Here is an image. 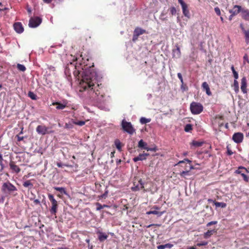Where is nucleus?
<instances>
[{"label": "nucleus", "mask_w": 249, "mask_h": 249, "mask_svg": "<svg viewBox=\"0 0 249 249\" xmlns=\"http://www.w3.org/2000/svg\"><path fill=\"white\" fill-rule=\"evenodd\" d=\"M89 61V58L85 60L82 57L79 65L77 64L75 66L77 71H75L73 73L75 75L76 73L81 75L82 79L79 89L81 95L91 103H101L104 101L105 93L100 88L101 84L97 82V73L93 69V63L90 64L88 63Z\"/></svg>", "instance_id": "obj_1"}, {"label": "nucleus", "mask_w": 249, "mask_h": 249, "mask_svg": "<svg viewBox=\"0 0 249 249\" xmlns=\"http://www.w3.org/2000/svg\"><path fill=\"white\" fill-rule=\"evenodd\" d=\"M1 192L6 195L13 194L17 191V189L14 185L9 181L2 184L1 188Z\"/></svg>", "instance_id": "obj_2"}, {"label": "nucleus", "mask_w": 249, "mask_h": 249, "mask_svg": "<svg viewBox=\"0 0 249 249\" xmlns=\"http://www.w3.org/2000/svg\"><path fill=\"white\" fill-rule=\"evenodd\" d=\"M190 110L193 114H199L203 111V107L199 103L193 102L190 104Z\"/></svg>", "instance_id": "obj_3"}, {"label": "nucleus", "mask_w": 249, "mask_h": 249, "mask_svg": "<svg viewBox=\"0 0 249 249\" xmlns=\"http://www.w3.org/2000/svg\"><path fill=\"white\" fill-rule=\"evenodd\" d=\"M121 125L123 130L129 134L132 135L135 132V129L130 122H127L125 119L122 121Z\"/></svg>", "instance_id": "obj_4"}, {"label": "nucleus", "mask_w": 249, "mask_h": 249, "mask_svg": "<svg viewBox=\"0 0 249 249\" xmlns=\"http://www.w3.org/2000/svg\"><path fill=\"white\" fill-rule=\"evenodd\" d=\"M48 198L51 201L52 205L50 212L52 214H55L58 208L57 201L55 199L53 196L52 194H48Z\"/></svg>", "instance_id": "obj_5"}, {"label": "nucleus", "mask_w": 249, "mask_h": 249, "mask_svg": "<svg viewBox=\"0 0 249 249\" xmlns=\"http://www.w3.org/2000/svg\"><path fill=\"white\" fill-rule=\"evenodd\" d=\"M36 132L40 135H45L47 134H50L53 131L49 130V128L45 125L42 124L38 125L36 128Z\"/></svg>", "instance_id": "obj_6"}, {"label": "nucleus", "mask_w": 249, "mask_h": 249, "mask_svg": "<svg viewBox=\"0 0 249 249\" xmlns=\"http://www.w3.org/2000/svg\"><path fill=\"white\" fill-rule=\"evenodd\" d=\"M41 22L42 19L38 17L31 18L29 21V26L31 28L37 27Z\"/></svg>", "instance_id": "obj_7"}, {"label": "nucleus", "mask_w": 249, "mask_h": 249, "mask_svg": "<svg viewBox=\"0 0 249 249\" xmlns=\"http://www.w3.org/2000/svg\"><path fill=\"white\" fill-rule=\"evenodd\" d=\"M144 183L142 182V179H140L138 181V183L136 184V182H134L133 186L131 187V190L133 191H138L141 189H143L144 191H146L144 187Z\"/></svg>", "instance_id": "obj_8"}, {"label": "nucleus", "mask_w": 249, "mask_h": 249, "mask_svg": "<svg viewBox=\"0 0 249 249\" xmlns=\"http://www.w3.org/2000/svg\"><path fill=\"white\" fill-rule=\"evenodd\" d=\"M244 135L241 132L235 133L232 137V140L237 143H240L243 142Z\"/></svg>", "instance_id": "obj_9"}, {"label": "nucleus", "mask_w": 249, "mask_h": 249, "mask_svg": "<svg viewBox=\"0 0 249 249\" xmlns=\"http://www.w3.org/2000/svg\"><path fill=\"white\" fill-rule=\"evenodd\" d=\"M13 27L15 31L18 34L22 33L24 31L22 24L20 22H17L14 24Z\"/></svg>", "instance_id": "obj_10"}, {"label": "nucleus", "mask_w": 249, "mask_h": 249, "mask_svg": "<svg viewBox=\"0 0 249 249\" xmlns=\"http://www.w3.org/2000/svg\"><path fill=\"white\" fill-rule=\"evenodd\" d=\"M9 166L11 170H12L13 173H16L17 174L19 173L21 169L16 164L15 162L13 161H11L9 163Z\"/></svg>", "instance_id": "obj_11"}, {"label": "nucleus", "mask_w": 249, "mask_h": 249, "mask_svg": "<svg viewBox=\"0 0 249 249\" xmlns=\"http://www.w3.org/2000/svg\"><path fill=\"white\" fill-rule=\"evenodd\" d=\"M247 79L245 77H243L241 79V91L244 93H247Z\"/></svg>", "instance_id": "obj_12"}, {"label": "nucleus", "mask_w": 249, "mask_h": 249, "mask_svg": "<svg viewBox=\"0 0 249 249\" xmlns=\"http://www.w3.org/2000/svg\"><path fill=\"white\" fill-rule=\"evenodd\" d=\"M242 8L241 6L237 5H235L233 6L232 9L229 10V13L232 14V15H236L240 12H241Z\"/></svg>", "instance_id": "obj_13"}, {"label": "nucleus", "mask_w": 249, "mask_h": 249, "mask_svg": "<svg viewBox=\"0 0 249 249\" xmlns=\"http://www.w3.org/2000/svg\"><path fill=\"white\" fill-rule=\"evenodd\" d=\"M202 88L203 90H205L206 94L210 96L212 95V92L210 90V87L206 82H204L202 84Z\"/></svg>", "instance_id": "obj_14"}, {"label": "nucleus", "mask_w": 249, "mask_h": 249, "mask_svg": "<svg viewBox=\"0 0 249 249\" xmlns=\"http://www.w3.org/2000/svg\"><path fill=\"white\" fill-rule=\"evenodd\" d=\"M242 17L245 20L249 21V10L242 9Z\"/></svg>", "instance_id": "obj_15"}, {"label": "nucleus", "mask_w": 249, "mask_h": 249, "mask_svg": "<svg viewBox=\"0 0 249 249\" xmlns=\"http://www.w3.org/2000/svg\"><path fill=\"white\" fill-rule=\"evenodd\" d=\"M216 230L215 229L208 230L207 232H204L203 234V237L205 239H208L210 237L213 233H216Z\"/></svg>", "instance_id": "obj_16"}, {"label": "nucleus", "mask_w": 249, "mask_h": 249, "mask_svg": "<svg viewBox=\"0 0 249 249\" xmlns=\"http://www.w3.org/2000/svg\"><path fill=\"white\" fill-rule=\"evenodd\" d=\"M181 7L182 9V12L184 16L187 18H189L190 13L189 10L188 9L187 5L185 3L184 5L183 4V5L181 6Z\"/></svg>", "instance_id": "obj_17"}, {"label": "nucleus", "mask_w": 249, "mask_h": 249, "mask_svg": "<svg viewBox=\"0 0 249 249\" xmlns=\"http://www.w3.org/2000/svg\"><path fill=\"white\" fill-rule=\"evenodd\" d=\"M145 33H146V30L139 27H136L134 31V34L138 36Z\"/></svg>", "instance_id": "obj_18"}, {"label": "nucleus", "mask_w": 249, "mask_h": 249, "mask_svg": "<svg viewBox=\"0 0 249 249\" xmlns=\"http://www.w3.org/2000/svg\"><path fill=\"white\" fill-rule=\"evenodd\" d=\"M52 105L53 106L56 105V108L57 109H63L67 107L66 105L61 104L58 102H53L52 103Z\"/></svg>", "instance_id": "obj_19"}, {"label": "nucleus", "mask_w": 249, "mask_h": 249, "mask_svg": "<svg viewBox=\"0 0 249 249\" xmlns=\"http://www.w3.org/2000/svg\"><path fill=\"white\" fill-rule=\"evenodd\" d=\"M164 213V212H159L157 210H151L149 211L146 212L147 214H155L157 215L158 216H160L161 215H162Z\"/></svg>", "instance_id": "obj_20"}, {"label": "nucleus", "mask_w": 249, "mask_h": 249, "mask_svg": "<svg viewBox=\"0 0 249 249\" xmlns=\"http://www.w3.org/2000/svg\"><path fill=\"white\" fill-rule=\"evenodd\" d=\"M173 57L179 58L181 56V52L179 47H177L176 49L173 50Z\"/></svg>", "instance_id": "obj_21"}, {"label": "nucleus", "mask_w": 249, "mask_h": 249, "mask_svg": "<svg viewBox=\"0 0 249 249\" xmlns=\"http://www.w3.org/2000/svg\"><path fill=\"white\" fill-rule=\"evenodd\" d=\"M23 186L24 187L28 188L29 189H31L33 187V184L31 182V180H28L24 182L23 183Z\"/></svg>", "instance_id": "obj_22"}, {"label": "nucleus", "mask_w": 249, "mask_h": 249, "mask_svg": "<svg viewBox=\"0 0 249 249\" xmlns=\"http://www.w3.org/2000/svg\"><path fill=\"white\" fill-rule=\"evenodd\" d=\"M235 173H237V174H240L242 177H243V179L244 180V181H245L246 182H249V177H248L246 174L245 173H241V172L240 171V170H237L236 171H235Z\"/></svg>", "instance_id": "obj_23"}, {"label": "nucleus", "mask_w": 249, "mask_h": 249, "mask_svg": "<svg viewBox=\"0 0 249 249\" xmlns=\"http://www.w3.org/2000/svg\"><path fill=\"white\" fill-rule=\"evenodd\" d=\"M114 143L116 146L117 149L119 151H122V147L123 144L120 141L119 139H116L114 141Z\"/></svg>", "instance_id": "obj_24"}, {"label": "nucleus", "mask_w": 249, "mask_h": 249, "mask_svg": "<svg viewBox=\"0 0 249 249\" xmlns=\"http://www.w3.org/2000/svg\"><path fill=\"white\" fill-rule=\"evenodd\" d=\"M232 87H233L234 90L236 93H238L239 91V87L238 82L236 80H234L233 84Z\"/></svg>", "instance_id": "obj_25"}, {"label": "nucleus", "mask_w": 249, "mask_h": 249, "mask_svg": "<svg viewBox=\"0 0 249 249\" xmlns=\"http://www.w3.org/2000/svg\"><path fill=\"white\" fill-rule=\"evenodd\" d=\"M146 160V158H144L142 154H140L137 157L133 158V161L137 162L139 160Z\"/></svg>", "instance_id": "obj_26"}, {"label": "nucleus", "mask_w": 249, "mask_h": 249, "mask_svg": "<svg viewBox=\"0 0 249 249\" xmlns=\"http://www.w3.org/2000/svg\"><path fill=\"white\" fill-rule=\"evenodd\" d=\"M231 70L232 71V72L233 73V75L234 80H237V79H238V73L235 71L233 65H232L231 66Z\"/></svg>", "instance_id": "obj_27"}, {"label": "nucleus", "mask_w": 249, "mask_h": 249, "mask_svg": "<svg viewBox=\"0 0 249 249\" xmlns=\"http://www.w3.org/2000/svg\"><path fill=\"white\" fill-rule=\"evenodd\" d=\"M107 237L108 236L107 234L103 233H100L99 235L98 239L100 241L103 242L107 239Z\"/></svg>", "instance_id": "obj_28"}, {"label": "nucleus", "mask_w": 249, "mask_h": 249, "mask_svg": "<svg viewBox=\"0 0 249 249\" xmlns=\"http://www.w3.org/2000/svg\"><path fill=\"white\" fill-rule=\"evenodd\" d=\"M213 203L216 207L225 208L227 206V204L224 202H219L214 201Z\"/></svg>", "instance_id": "obj_29"}, {"label": "nucleus", "mask_w": 249, "mask_h": 249, "mask_svg": "<svg viewBox=\"0 0 249 249\" xmlns=\"http://www.w3.org/2000/svg\"><path fill=\"white\" fill-rule=\"evenodd\" d=\"M138 147L139 148L144 149V147H147V143L144 142L142 140H141L139 142Z\"/></svg>", "instance_id": "obj_30"}, {"label": "nucleus", "mask_w": 249, "mask_h": 249, "mask_svg": "<svg viewBox=\"0 0 249 249\" xmlns=\"http://www.w3.org/2000/svg\"><path fill=\"white\" fill-rule=\"evenodd\" d=\"M245 36V41L247 44L249 43V30H247V31H245L244 33Z\"/></svg>", "instance_id": "obj_31"}, {"label": "nucleus", "mask_w": 249, "mask_h": 249, "mask_svg": "<svg viewBox=\"0 0 249 249\" xmlns=\"http://www.w3.org/2000/svg\"><path fill=\"white\" fill-rule=\"evenodd\" d=\"M28 96L32 100H36L37 99V96L33 92L29 91L28 92Z\"/></svg>", "instance_id": "obj_32"}, {"label": "nucleus", "mask_w": 249, "mask_h": 249, "mask_svg": "<svg viewBox=\"0 0 249 249\" xmlns=\"http://www.w3.org/2000/svg\"><path fill=\"white\" fill-rule=\"evenodd\" d=\"M17 68L18 70V71L23 72L25 71L26 70V67L23 65L20 64H17Z\"/></svg>", "instance_id": "obj_33"}, {"label": "nucleus", "mask_w": 249, "mask_h": 249, "mask_svg": "<svg viewBox=\"0 0 249 249\" xmlns=\"http://www.w3.org/2000/svg\"><path fill=\"white\" fill-rule=\"evenodd\" d=\"M140 121L142 124H145L150 122L151 121V119H147L144 117H142L140 119Z\"/></svg>", "instance_id": "obj_34"}, {"label": "nucleus", "mask_w": 249, "mask_h": 249, "mask_svg": "<svg viewBox=\"0 0 249 249\" xmlns=\"http://www.w3.org/2000/svg\"><path fill=\"white\" fill-rule=\"evenodd\" d=\"M203 144V142H198V141H193L192 142V144L196 147H200Z\"/></svg>", "instance_id": "obj_35"}, {"label": "nucleus", "mask_w": 249, "mask_h": 249, "mask_svg": "<svg viewBox=\"0 0 249 249\" xmlns=\"http://www.w3.org/2000/svg\"><path fill=\"white\" fill-rule=\"evenodd\" d=\"M193 129L192 125L191 124H187L184 128V130L186 132H190Z\"/></svg>", "instance_id": "obj_36"}, {"label": "nucleus", "mask_w": 249, "mask_h": 249, "mask_svg": "<svg viewBox=\"0 0 249 249\" xmlns=\"http://www.w3.org/2000/svg\"><path fill=\"white\" fill-rule=\"evenodd\" d=\"M73 123L76 125H78L79 126H83L85 124L86 122L83 121H73Z\"/></svg>", "instance_id": "obj_37"}, {"label": "nucleus", "mask_w": 249, "mask_h": 249, "mask_svg": "<svg viewBox=\"0 0 249 249\" xmlns=\"http://www.w3.org/2000/svg\"><path fill=\"white\" fill-rule=\"evenodd\" d=\"M238 170H240V171L241 172V173H248L249 172V171L248 170V169L247 168H246L245 167H244L243 166L239 167L238 168Z\"/></svg>", "instance_id": "obj_38"}, {"label": "nucleus", "mask_w": 249, "mask_h": 249, "mask_svg": "<svg viewBox=\"0 0 249 249\" xmlns=\"http://www.w3.org/2000/svg\"><path fill=\"white\" fill-rule=\"evenodd\" d=\"M180 175L182 177L185 178L186 176L190 175L189 171H182L180 173Z\"/></svg>", "instance_id": "obj_39"}, {"label": "nucleus", "mask_w": 249, "mask_h": 249, "mask_svg": "<svg viewBox=\"0 0 249 249\" xmlns=\"http://www.w3.org/2000/svg\"><path fill=\"white\" fill-rule=\"evenodd\" d=\"M170 13L172 16L175 15L177 13L176 9L175 7H172L170 9Z\"/></svg>", "instance_id": "obj_40"}, {"label": "nucleus", "mask_w": 249, "mask_h": 249, "mask_svg": "<svg viewBox=\"0 0 249 249\" xmlns=\"http://www.w3.org/2000/svg\"><path fill=\"white\" fill-rule=\"evenodd\" d=\"M208 244V242L207 241H202L200 243H198L196 244V246L198 247H201L203 246H206Z\"/></svg>", "instance_id": "obj_41"}, {"label": "nucleus", "mask_w": 249, "mask_h": 249, "mask_svg": "<svg viewBox=\"0 0 249 249\" xmlns=\"http://www.w3.org/2000/svg\"><path fill=\"white\" fill-rule=\"evenodd\" d=\"M180 88L182 91H186L188 90V87L186 85L184 84V82H183V84H181Z\"/></svg>", "instance_id": "obj_42"}, {"label": "nucleus", "mask_w": 249, "mask_h": 249, "mask_svg": "<svg viewBox=\"0 0 249 249\" xmlns=\"http://www.w3.org/2000/svg\"><path fill=\"white\" fill-rule=\"evenodd\" d=\"M144 149L147 150V151L156 152L157 150V148L156 146L153 148H149V147H144Z\"/></svg>", "instance_id": "obj_43"}, {"label": "nucleus", "mask_w": 249, "mask_h": 249, "mask_svg": "<svg viewBox=\"0 0 249 249\" xmlns=\"http://www.w3.org/2000/svg\"><path fill=\"white\" fill-rule=\"evenodd\" d=\"M54 189L56 191L60 192L61 193L65 192V189L63 187H54Z\"/></svg>", "instance_id": "obj_44"}, {"label": "nucleus", "mask_w": 249, "mask_h": 249, "mask_svg": "<svg viewBox=\"0 0 249 249\" xmlns=\"http://www.w3.org/2000/svg\"><path fill=\"white\" fill-rule=\"evenodd\" d=\"M96 205L97 206V208H96L97 211H99L103 209L102 205L100 203L97 202L96 203Z\"/></svg>", "instance_id": "obj_45"}, {"label": "nucleus", "mask_w": 249, "mask_h": 249, "mask_svg": "<svg viewBox=\"0 0 249 249\" xmlns=\"http://www.w3.org/2000/svg\"><path fill=\"white\" fill-rule=\"evenodd\" d=\"M214 11L217 15L220 16L221 15L220 10L218 7L214 8Z\"/></svg>", "instance_id": "obj_46"}, {"label": "nucleus", "mask_w": 249, "mask_h": 249, "mask_svg": "<svg viewBox=\"0 0 249 249\" xmlns=\"http://www.w3.org/2000/svg\"><path fill=\"white\" fill-rule=\"evenodd\" d=\"M217 222L216 221H211L207 224V227H210L211 225L216 224Z\"/></svg>", "instance_id": "obj_47"}, {"label": "nucleus", "mask_w": 249, "mask_h": 249, "mask_svg": "<svg viewBox=\"0 0 249 249\" xmlns=\"http://www.w3.org/2000/svg\"><path fill=\"white\" fill-rule=\"evenodd\" d=\"M164 247H165V248L171 249L173 247V245L170 244V243H167V244H164Z\"/></svg>", "instance_id": "obj_48"}, {"label": "nucleus", "mask_w": 249, "mask_h": 249, "mask_svg": "<svg viewBox=\"0 0 249 249\" xmlns=\"http://www.w3.org/2000/svg\"><path fill=\"white\" fill-rule=\"evenodd\" d=\"M16 137L17 138V141L18 142H20L24 139V137L23 136H20L19 135H17L16 136Z\"/></svg>", "instance_id": "obj_49"}, {"label": "nucleus", "mask_w": 249, "mask_h": 249, "mask_svg": "<svg viewBox=\"0 0 249 249\" xmlns=\"http://www.w3.org/2000/svg\"><path fill=\"white\" fill-rule=\"evenodd\" d=\"M178 77L179 78V79L180 80V82H181V84H183V78H182V75H181V74L180 73H178Z\"/></svg>", "instance_id": "obj_50"}, {"label": "nucleus", "mask_w": 249, "mask_h": 249, "mask_svg": "<svg viewBox=\"0 0 249 249\" xmlns=\"http://www.w3.org/2000/svg\"><path fill=\"white\" fill-rule=\"evenodd\" d=\"M138 36H136V34L133 33L132 40L133 41H135L136 40H137L138 39Z\"/></svg>", "instance_id": "obj_51"}, {"label": "nucleus", "mask_w": 249, "mask_h": 249, "mask_svg": "<svg viewBox=\"0 0 249 249\" xmlns=\"http://www.w3.org/2000/svg\"><path fill=\"white\" fill-rule=\"evenodd\" d=\"M65 127L66 128L71 129V128H72V125L71 124H68L66 123L65 124Z\"/></svg>", "instance_id": "obj_52"}, {"label": "nucleus", "mask_w": 249, "mask_h": 249, "mask_svg": "<svg viewBox=\"0 0 249 249\" xmlns=\"http://www.w3.org/2000/svg\"><path fill=\"white\" fill-rule=\"evenodd\" d=\"M240 27L242 31V32H243V33H245V31H247V30H246L244 27V26L242 24H241L240 25Z\"/></svg>", "instance_id": "obj_53"}, {"label": "nucleus", "mask_w": 249, "mask_h": 249, "mask_svg": "<svg viewBox=\"0 0 249 249\" xmlns=\"http://www.w3.org/2000/svg\"><path fill=\"white\" fill-rule=\"evenodd\" d=\"M185 161H187L188 162H191V161L189 160H188V159H185L183 160L179 161L178 162V163H183V162H184Z\"/></svg>", "instance_id": "obj_54"}, {"label": "nucleus", "mask_w": 249, "mask_h": 249, "mask_svg": "<svg viewBox=\"0 0 249 249\" xmlns=\"http://www.w3.org/2000/svg\"><path fill=\"white\" fill-rule=\"evenodd\" d=\"M158 249H164L165 247H164V245H160L158 246H157Z\"/></svg>", "instance_id": "obj_55"}, {"label": "nucleus", "mask_w": 249, "mask_h": 249, "mask_svg": "<svg viewBox=\"0 0 249 249\" xmlns=\"http://www.w3.org/2000/svg\"><path fill=\"white\" fill-rule=\"evenodd\" d=\"M34 203L35 204H40V201H39V200L38 199H35L34 201Z\"/></svg>", "instance_id": "obj_56"}, {"label": "nucleus", "mask_w": 249, "mask_h": 249, "mask_svg": "<svg viewBox=\"0 0 249 249\" xmlns=\"http://www.w3.org/2000/svg\"><path fill=\"white\" fill-rule=\"evenodd\" d=\"M56 165L58 167H62L63 166V164L61 162H57Z\"/></svg>", "instance_id": "obj_57"}, {"label": "nucleus", "mask_w": 249, "mask_h": 249, "mask_svg": "<svg viewBox=\"0 0 249 249\" xmlns=\"http://www.w3.org/2000/svg\"><path fill=\"white\" fill-rule=\"evenodd\" d=\"M179 3L181 4V6L183 5V4H185V3L182 0H178Z\"/></svg>", "instance_id": "obj_58"}, {"label": "nucleus", "mask_w": 249, "mask_h": 249, "mask_svg": "<svg viewBox=\"0 0 249 249\" xmlns=\"http://www.w3.org/2000/svg\"><path fill=\"white\" fill-rule=\"evenodd\" d=\"M228 155H231L233 154V152L231 150H228L227 151Z\"/></svg>", "instance_id": "obj_59"}, {"label": "nucleus", "mask_w": 249, "mask_h": 249, "mask_svg": "<svg viewBox=\"0 0 249 249\" xmlns=\"http://www.w3.org/2000/svg\"><path fill=\"white\" fill-rule=\"evenodd\" d=\"M233 16H234V15H232V14H231V15L229 16V20H231Z\"/></svg>", "instance_id": "obj_60"}, {"label": "nucleus", "mask_w": 249, "mask_h": 249, "mask_svg": "<svg viewBox=\"0 0 249 249\" xmlns=\"http://www.w3.org/2000/svg\"><path fill=\"white\" fill-rule=\"evenodd\" d=\"M0 165L1 166V169L2 170L4 168V165H3V163H2V161H0Z\"/></svg>", "instance_id": "obj_61"}, {"label": "nucleus", "mask_w": 249, "mask_h": 249, "mask_svg": "<svg viewBox=\"0 0 249 249\" xmlns=\"http://www.w3.org/2000/svg\"><path fill=\"white\" fill-rule=\"evenodd\" d=\"M142 154L144 156V158H146L147 156H148L149 155V153H143Z\"/></svg>", "instance_id": "obj_62"}, {"label": "nucleus", "mask_w": 249, "mask_h": 249, "mask_svg": "<svg viewBox=\"0 0 249 249\" xmlns=\"http://www.w3.org/2000/svg\"><path fill=\"white\" fill-rule=\"evenodd\" d=\"M115 152V151H114L111 153L110 156L111 158H113L114 156Z\"/></svg>", "instance_id": "obj_63"}, {"label": "nucleus", "mask_w": 249, "mask_h": 249, "mask_svg": "<svg viewBox=\"0 0 249 249\" xmlns=\"http://www.w3.org/2000/svg\"><path fill=\"white\" fill-rule=\"evenodd\" d=\"M187 249H196V247L194 246L188 247Z\"/></svg>", "instance_id": "obj_64"}]
</instances>
